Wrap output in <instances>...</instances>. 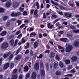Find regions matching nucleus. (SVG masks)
I'll return each mask as SVG.
<instances>
[{"instance_id": "obj_53", "label": "nucleus", "mask_w": 79, "mask_h": 79, "mask_svg": "<svg viewBox=\"0 0 79 79\" xmlns=\"http://www.w3.org/2000/svg\"><path fill=\"white\" fill-rule=\"evenodd\" d=\"M29 53V51L28 49H27L25 52V54H28Z\"/></svg>"}, {"instance_id": "obj_50", "label": "nucleus", "mask_w": 79, "mask_h": 79, "mask_svg": "<svg viewBox=\"0 0 79 79\" xmlns=\"http://www.w3.org/2000/svg\"><path fill=\"white\" fill-rule=\"evenodd\" d=\"M49 65L48 63H46V67L47 68V70L48 71L49 70V68L48 67Z\"/></svg>"}, {"instance_id": "obj_58", "label": "nucleus", "mask_w": 79, "mask_h": 79, "mask_svg": "<svg viewBox=\"0 0 79 79\" xmlns=\"http://www.w3.org/2000/svg\"><path fill=\"white\" fill-rule=\"evenodd\" d=\"M71 72L72 73H74L76 72V71H75V70H74V69L72 70H71Z\"/></svg>"}, {"instance_id": "obj_36", "label": "nucleus", "mask_w": 79, "mask_h": 79, "mask_svg": "<svg viewBox=\"0 0 79 79\" xmlns=\"http://www.w3.org/2000/svg\"><path fill=\"white\" fill-rule=\"evenodd\" d=\"M59 8L60 9V10H64L65 9V8L64 7L62 6H59Z\"/></svg>"}, {"instance_id": "obj_52", "label": "nucleus", "mask_w": 79, "mask_h": 79, "mask_svg": "<svg viewBox=\"0 0 79 79\" xmlns=\"http://www.w3.org/2000/svg\"><path fill=\"white\" fill-rule=\"evenodd\" d=\"M40 68H44V64H43V63H41L40 64Z\"/></svg>"}, {"instance_id": "obj_33", "label": "nucleus", "mask_w": 79, "mask_h": 79, "mask_svg": "<svg viewBox=\"0 0 79 79\" xmlns=\"http://www.w3.org/2000/svg\"><path fill=\"white\" fill-rule=\"evenodd\" d=\"M52 18H53V19H55L56 18H57V17H58V16H57L55 14H53L52 15Z\"/></svg>"}, {"instance_id": "obj_1", "label": "nucleus", "mask_w": 79, "mask_h": 79, "mask_svg": "<svg viewBox=\"0 0 79 79\" xmlns=\"http://www.w3.org/2000/svg\"><path fill=\"white\" fill-rule=\"evenodd\" d=\"M8 47H9L8 46V43L6 42L2 44L1 48H2V49H6L7 48H8Z\"/></svg>"}, {"instance_id": "obj_12", "label": "nucleus", "mask_w": 79, "mask_h": 79, "mask_svg": "<svg viewBox=\"0 0 79 79\" xmlns=\"http://www.w3.org/2000/svg\"><path fill=\"white\" fill-rule=\"evenodd\" d=\"M10 55V52H9L7 54H4L3 57L4 58H6Z\"/></svg>"}, {"instance_id": "obj_39", "label": "nucleus", "mask_w": 79, "mask_h": 79, "mask_svg": "<svg viewBox=\"0 0 79 79\" xmlns=\"http://www.w3.org/2000/svg\"><path fill=\"white\" fill-rule=\"evenodd\" d=\"M37 55H38V53H37V52L35 53L33 55V58H35L37 57Z\"/></svg>"}, {"instance_id": "obj_59", "label": "nucleus", "mask_w": 79, "mask_h": 79, "mask_svg": "<svg viewBox=\"0 0 79 79\" xmlns=\"http://www.w3.org/2000/svg\"><path fill=\"white\" fill-rule=\"evenodd\" d=\"M59 20H60V19H56V20H55V21H53V23H56V22H58V21Z\"/></svg>"}, {"instance_id": "obj_6", "label": "nucleus", "mask_w": 79, "mask_h": 79, "mask_svg": "<svg viewBox=\"0 0 79 79\" xmlns=\"http://www.w3.org/2000/svg\"><path fill=\"white\" fill-rule=\"evenodd\" d=\"M39 64L38 62H36L34 65V68L36 70H38L39 69Z\"/></svg>"}, {"instance_id": "obj_51", "label": "nucleus", "mask_w": 79, "mask_h": 79, "mask_svg": "<svg viewBox=\"0 0 79 79\" xmlns=\"http://www.w3.org/2000/svg\"><path fill=\"white\" fill-rule=\"evenodd\" d=\"M4 11V9L3 8H0V13H3Z\"/></svg>"}, {"instance_id": "obj_26", "label": "nucleus", "mask_w": 79, "mask_h": 79, "mask_svg": "<svg viewBox=\"0 0 79 79\" xmlns=\"http://www.w3.org/2000/svg\"><path fill=\"white\" fill-rule=\"evenodd\" d=\"M24 8H23L21 7H20L19 8V11H20V12H23V11H24Z\"/></svg>"}, {"instance_id": "obj_41", "label": "nucleus", "mask_w": 79, "mask_h": 79, "mask_svg": "<svg viewBox=\"0 0 79 79\" xmlns=\"http://www.w3.org/2000/svg\"><path fill=\"white\" fill-rule=\"evenodd\" d=\"M8 18V16H5L4 17L3 19V20H4V21H6Z\"/></svg>"}, {"instance_id": "obj_35", "label": "nucleus", "mask_w": 79, "mask_h": 79, "mask_svg": "<svg viewBox=\"0 0 79 79\" xmlns=\"http://www.w3.org/2000/svg\"><path fill=\"white\" fill-rule=\"evenodd\" d=\"M36 5L37 7V9H39L40 6H39V2H36Z\"/></svg>"}, {"instance_id": "obj_16", "label": "nucleus", "mask_w": 79, "mask_h": 79, "mask_svg": "<svg viewBox=\"0 0 79 79\" xmlns=\"http://www.w3.org/2000/svg\"><path fill=\"white\" fill-rule=\"evenodd\" d=\"M79 42L78 41H76L74 44V45L76 47H79Z\"/></svg>"}, {"instance_id": "obj_14", "label": "nucleus", "mask_w": 79, "mask_h": 79, "mask_svg": "<svg viewBox=\"0 0 79 79\" xmlns=\"http://www.w3.org/2000/svg\"><path fill=\"white\" fill-rule=\"evenodd\" d=\"M50 25H51V23H48L47 24L48 28V29H53V25H51V26H50Z\"/></svg>"}, {"instance_id": "obj_28", "label": "nucleus", "mask_w": 79, "mask_h": 79, "mask_svg": "<svg viewBox=\"0 0 79 79\" xmlns=\"http://www.w3.org/2000/svg\"><path fill=\"white\" fill-rule=\"evenodd\" d=\"M59 66L60 68H63L64 66V64L62 62H60L59 64Z\"/></svg>"}, {"instance_id": "obj_32", "label": "nucleus", "mask_w": 79, "mask_h": 79, "mask_svg": "<svg viewBox=\"0 0 79 79\" xmlns=\"http://www.w3.org/2000/svg\"><path fill=\"white\" fill-rule=\"evenodd\" d=\"M42 57H43V55L42 54H40L39 56H37V58H39V59H40L42 58Z\"/></svg>"}, {"instance_id": "obj_56", "label": "nucleus", "mask_w": 79, "mask_h": 79, "mask_svg": "<svg viewBox=\"0 0 79 79\" xmlns=\"http://www.w3.org/2000/svg\"><path fill=\"white\" fill-rule=\"evenodd\" d=\"M56 58L57 59V60H60V57H59L57 55L56 56Z\"/></svg>"}, {"instance_id": "obj_9", "label": "nucleus", "mask_w": 79, "mask_h": 79, "mask_svg": "<svg viewBox=\"0 0 79 79\" xmlns=\"http://www.w3.org/2000/svg\"><path fill=\"white\" fill-rule=\"evenodd\" d=\"M10 66V63H7L5 64L3 67V69H6L9 67Z\"/></svg>"}, {"instance_id": "obj_27", "label": "nucleus", "mask_w": 79, "mask_h": 79, "mask_svg": "<svg viewBox=\"0 0 79 79\" xmlns=\"http://www.w3.org/2000/svg\"><path fill=\"white\" fill-rule=\"evenodd\" d=\"M17 23H18V25L19 26L22 23V21L19 20H18L17 21Z\"/></svg>"}, {"instance_id": "obj_31", "label": "nucleus", "mask_w": 79, "mask_h": 79, "mask_svg": "<svg viewBox=\"0 0 79 79\" xmlns=\"http://www.w3.org/2000/svg\"><path fill=\"white\" fill-rule=\"evenodd\" d=\"M73 32L75 34L79 33V30H75L73 31Z\"/></svg>"}, {"instance_id": "obj_64", "label": "nucleus", "mask_w": 79, "mask_h": 79, "mask_svg": "<svg viewBox=\"0 0 79 79\" xmlns=\"http://www.w3.org/2000/svg\"><path fill=\"white\" fill-rule=\"evenodd\" d=\"M18 79H23V76L21 75L19 76Z\"/></svg>"}, {"instance_id": "obj_2", "label": "nucleus", "mask_w": 79, "mask_h": 79, "mask_svg": "<svg viewBox=\"0 0 79 79\" xmlns=\"http://www.w3.org/2000/svg\"><path fill=\"white\" fill-rule=\"evenodd\" d=\"M73 48V46L72 45H69L66 47V52H70L71 50Z\"/></svg>"}, {"instance_id": "obj_15", "label": "nucleus", "mask_w": 79, "mask_h": 79, "mask_svg": "<svg viewBox=\"0 0 79 79\" xmlns=\"http://www.w3.org/2000/svg\"><path fill=\"white\" fill-rule=\"evenodd\" d=\"M60 41L64 42H67V38H62L60 39Z\"/></svg>"}, {"instance_id": "obj_46", "label": "nucleus", "mask_w": 79, "mask_h": 79, "mask_svg": "<svg viewBox=\"0 0 79 79\" xmlns=\"http://www.w3.org/2000/svg\"><path fill=\"white\" fill-rule=\"evenodd\" d=\"M23 15L24 16H26V15H27V12L26 11H24L23 13Z\"/></svg>"}, {"instance_id": "obj_8", "label": "nucleus", "mask_w": 79, "mask_h": 79, "mask_svg": "<svg viewBox=\"0 0 79 79\" xmlns=\"http://www.w3.org/2000/svg\"><path fill=\"white\" fill-rule=\"evenodd\" d=\"M5 6L6 8H10L11 6V3L10 2H7L6 3Z\"/></svg>"}, {"instance_id": "obj_18", "label": "nucleus", "mask_w": 79, "mask_h": 79, "mask_svg": "<svg viewBox=\"0 0 79 79\" xmlns=\"http://www.w3.org/2000/svg\"><path fill=\"white\" fill-rule=\"evenodd\" d=\"M24 71H25V72H27V71H28L29 70V67H28L27 65H26L24 67Z\"/></svg>"}, {"instance_id": "obj_19", "label": "nucleus", "mask_w": 79, "mask_h": 79, "mask_svg": "<svg viewBox=\"0 0 79 79\" xmlns=\"http://www.w3.org/2000/svg\"><path fill=\"white\" fill-rule=\"evenodd\" d=\"M6 34V31H3L0 34V35L1 36H4Z\"/></svg>"}, {"instance_id": "obj_20", "label": "nucleus", "mask_w": 79, "mask_h": 79, "mask_svg": "<svg viewBox=\"0 0 79 79\" xmlns=\"http://www.w3.org/2000/svg\"><path fill=\"white\" fill-rule=\"evenodd\" d=\"M38 12V10L37 9L34 12V15L35 16V17L36 18H37V17L39 16V15H37Z\"/></svg>"}, {"instance_id": "obj_5", "label": "nucleus", "mask_w": 79, "mask_h": 79, "mask_svg": "<svg viewBox=\"0 0 79 79\" xmlns=\"http://www.w3.org/2000/svg\"><path fill=\"white\" fill-rule=\"evenodd\" d=\"M13 7L14 8H18L19 6V3L17 2H14L13 5Z\"/></svg>"}, {"instance_id": "obj_34", "label": "nucleus", "mask_w": 79, "mask_h": 79, "mask_svg": "<svg viewBox=\"0 0 79 79\" xmlns=\"http://www.w3.org/2000/svg\"><path fill=\"white\" fill-rule=\"evenodd\" d=\"M10 42L11 45H13L14 44V40H10Z\"/></svg>"}, {"instance_id": "obj_4", "label": "nucleus", "mask_w": 79, "mask_h": 79, "mask_svg": "<svg viewBox=\"0 0 79 79\" xmlns=\"http://www.w3.org/2000/svg\"><path fill=\"white\" fill-rule=\"evenodd\" d=\"M36 77H37V73L35 72H33L31 76V79H35Z\"/></svg>"}, {"instance_id": "obj_37", "label": "nucleus", "mask_w": 79, "mask_h": 79, "mask_svg": "<svg viewBox=\"0 0 79 79\" xmlns=\"http://www.w3.org/2000/svg\"><path fill=\"white\" fill-rule=\"evenodd\" d=\"M18 41H19V40H18V39L15 40V43L14 44L15 45H17V44H18Z\"/></svg>"}, {"instance_id": "obj_29", "label": "nucleus", "mask_w": 79, "mask_h": 79, "mask_svg": "<svg viewBox=\"0 0 79 79\" xmlns=\"http://www.w3.org/2000/svg\"><path fill=\"white\" fill-rule=\"evenodd\" d=\"M58 64L57 63H54V69H56L57 68V66H58Z\"/></svg>"}, {"instance_id": "obj_3", "label": "nucleus", "mask_w": 79, "mask_h": 79, "mask_svg": "<svg viewBox=\"0 0 79 79\" xmlns=\"http://www.w3.org/2000/svg\"><path fill=\"white\" fill-rule=\"evenodd\" d=\"M21 15V13L19 12L15 13L14 12H12L10 15L12 17H16V16H18Z\"/></svg>"}, {"instance_id": "obj_23", "label": "nucleus", "mask_w": 79, "mask_h": 79, "mask_svg": "<svg viewBox=\"0 0 79 79\" xmlns=\"http://www.w3.org/2000/svg\"><path fill=\"white\" fill-rule=\"evenodd\" d=\"M64 61L66 64H69L70 62V60L69 59L65 60Z\"/></svg>"}, {"instance_id": "obj_57", "label": "nucleus", "mask_w": 79, "mask_h": 79, "mask_svg": "<svg viewBox=\"0 0 79 79\" xmlns=\"http://www.w3.org/2000/svg\"><path fill=\"white\" fill-rule=\"evenodd\" d=\"M70 29H75V27L73 26H72L70 27Z\"/></svg>"}, {"instance_id": "obj_40", "label": "nucleus", "mask_w": 79, "mask_h": 79, "mask_svg": "<svg viewBox=\"0 0 79 79\" xmlns=\"http://www.w3.org/2000/svg\"><path fill=\"white\" fill-rule=\"evenodd\" d=\"M30 56H33L34 55V51L32 50H31L30 52Z\"/></svg>"}, {"instance_id": "obj_48", "label": "nucleus", "mask_w": 79, "mask_h": 79, "mask_svg": "<svg viewBox=\"0 0 79 79\" xmlns=\"http://www.w3.org/2000/svg\"><path fill=\"white\" fill-rule=\"evenodd\" d=\"M73 68V66L72 65H70L68 67V68L69 69H71Z\"/></svg>"}, {"instance_id": "obj_38", "label": "nucleus", "mask_w": 79, "mask_h": 79, "mask_svg": "<svg viewBox=\"0 0 79 79\" xmlns=\"http://www.w3.org/2000/svg\"><path fill=\"white\" fill-rule=\"evenodd\" d=\"M13 58V54H12L10 56L9 59V60H12Z\"/></svg>"}, {"instance_id": "obj_25", "label": "nucleus", "mask_w": 79, "mask_h": 79, "mask_svg": "<svg viewBox=\"0 0 79 79\" xmlns=\"http://www.w3.org/2000/svg\"><path fill=\"white\" fill-rule=\"evenodd\" d=\"M55 53H54L53 52H52L51 53V58H53L55 57Z\"/></svg>"}, {"instance_id": "obj_43", "label": "nucleus", "mask_w": 79, "mask_h": 79, "mask_svg": "<svg viewBox=\"0 0 79 79\" xmlns=\"http://www.w3.org/2000/svg\"><path fill=\"white\" fill-rule=\"evenodd\" d=\"M36 34L35 32H32L30 34V36H32V35L35 36Z\"/></svg>"}, {"instance_id": "obj_45", "label": "nucleus", "mask_w": 79, "mask_h": 79, "mask_svg": "<svg viewBox=\"0 0 79 79\" xmlns=\"http://www.w3.org/2000/svg\"><path fill=\"white\" fill-rule=\"evenodd\" d=\"M29 43H27L26 46L25 47V49H27V48H29Z\"/></svg>"}, {"instance_id": "obj_10", "label": "nucleus", "mask_w": 79, "mask_h": 79, "mask_svg": "<svg viewBox=\"0 0 79 79\" xmlns=\"http://www.w3.org/2000/svg\"><path fill=\"white\" fill-rule=\"evenodd\" d=\"M41 71V76H44L45 75V70L43 69H41L40 70Z\"/></svg>"}, {"instance_id": "obj_44", "label": "nucleus", "mask_w": 79, "mask_h": 79, "mask_svg": "<svg viewBox=\"0 0 79 79\" xmlns=\"http://www.w3.org/2000/svg\"><path fill=\"white\" fill-rule=\"evenodd\" d=\"M17 72H18V70L16 69H15L13 71V73L14 74H16Z\"/></svg>"}, {"instance_id": "obj_17", "label": "nucleus", "mask_w": 79, "mask_h": 79, "mask_svg": "<svg viewBox=\"0 0 79 79\" xmlns=\"http://www.w3.org/2000/svg\"><path fill=\"white\" fill-rule=\"evenodd\" d=\"M71 59L73 61H76L77 60V57L76 56H73L72 57Z\"/></svg>"}, {"instance_id": "obj_54", "label": "nucleus", "mask_w": 79, "mask_h": 79, "mask_svg": "<svg viewBox=\"0 0 79 79\" xmlns=\"http://www.w3.org/2000/svg\"><path fill=\"white\" fill-rule=\"evenodd\" d=\"M59 49H64V48L61 47V46L59 45L58 46Z\"/></svg>"}, {"instance_id": "obj_11", "label": "nucleus", "mask_w": 79, "mask_h": 79, "mask_svg": "<svg viewBox=\"0 0 79 79\" xmlns=\"http://www.w3.org/2000/svg\"><path fill=\"white\" fill-rule=\"evenodd\" d=\"M21 56L20 55H18L15 58V60H16V61H19V60L21 59Z\"/></svg>"}, {"instance_id": "obj_62", "label": "nucleus", "mask_w": 79, "mask_h": 79, "mask_svg": "<svg viewBox=\"0 0 79 79\" xmlns=\"http://www.w3.org/2000/svg\"><path fill=\"white\" fill-rule=\"evenodd\" d=\"M10 25V22H8L6 23V26H7V27H9Z\"/></svg>"}, {"instance_id": "obj_61", "label": "nucleus", "mask_w": 79, "mask_h": 79, "mask_svg": "<svg viewBox=\"0 0 79 79\" xmlns=\"http://www.w3.org/2000/svg\"><path fill=\"white\" fill-rule=\"evenodd\" d=\"M45 53H50V51L48 50H47L45 51Z\"/></svg>"}, {"instance_id": "obj_7", "label": "nucleus", "mask_w": 79, "mask_h": 79, "mask_svg": "<svg viewBox=\"0 0 79 79\" xmlns=\"http://www.w3.org/2000/svg\"><path fill=\"white\" fill-rule=\"evenodd\" d=\"M23 49V48H22V47L21 46H20L19 48L16 51V52L15 53V55H17L18 54V53L21 52V50Z\"/></svg>"}, {"instance_id": "obj_30", "label": "nucleus", "mask_w": 79, "mask_h": 79, "mask_svg": "<svg viewBox=\"0 0 79 79\" xmlns=\"http://www.w3.org/2000/svg\"><path fill=\"white\" fill-rule=\"evenodd\" d=\"M14 66L15 64H14L13 63H11L10 65V69H13V68L14 67Z\"/></svg>"}, {"instance_id": "obj_47", "label": "nucleus", "mask_w": 79, "mask_h": 79, "mask_svg": "<svg viewBox=\"0 0 79 79\" xmlns=\"http://www.w3.org/2000/svg\"><path fill=\"white\" fill-rule=\"evenodd\" d=\"M30 73H27L26 76V78L27 79H28V78H29V77H30Z\"/></svg>"}, {"instance_id": "obj_22", "label": "nucleus", "mask_w": 79, "mask_h": 79, "mask_svg": "<svg viewBox=\"0 0 79 79\" xmlns=\"http://www.w3.org/2000/svg\"><path fill=\"white\" fill-rule=\"evenodd\" d=\"M38 47V43L37 42H35L34 44V48H37Z\"/></svg>"}, {"instance_id": "obj_42", "label": "nucleus", "mask_w": 79, "mask_h": 79, "mask_svg": "<svg viewBox=\"0 0 79 79\" xmlns=\"http://www.w3.org/2000/svg\"><path fill=\"white\" fill-rule=\"evenodd\" d=\"M65 77H67V76H69V77H72V76H73V74H68L66 75H65L64 76Z\"/></svg>"}, {"instance_id": "obj_49", "label": "nucleus", "mask_w": 79, "mask_h": 79, "mask_svg": "<svg viewBox=\"0 0 79 79\" xmlns=\"http://www.w3.org/2000/svg\"><path fill=\"white\" fill-rule=\"evenodd\" d=\"M25 26H26V25H25V24H23L22 25L20 26V28L22 29V28H23V27H24Z\"/></svg>"}, {"instance_id": "obj_63", "label": "nucleus", "mask_w": 79, "mask_h": 79, "mask_svg": "<svg viewBox=\"0 0 79 79\" xmlns=\"http://www.w3.org/2000/svg\"><path fill=\"white\" fill-rule=\"evenodd\" d=\"M56 26H58V27L60 26V23L59 22L57 23H56Z\"/></svg>"}, {"instance_id": "obj_24", "label": "nucleus", "mask_w": 79, "mask_h": 79, "mask_svg": "<svg viewBox=\"0 0 79 79\" xmlns=\"http://www.w3.org/2000/svg\"><path fill=\"white\" fill-rule=\"evenodd\" d=\"M61 74V72L58 71H56V76H60Z\"/></svg>"}, {"instance_id": "obj_60", "label": "nucleus", "mask_w": 79, "mask_h": 79, "mask_svg": "<svg viewBox=\"0 0 79 79\" xmlns=\"http://www.w3.org/2000/svg\"><path fill=\"white\" fill-rule=\"evenodd\" d=\"M21 33V31H19L16 32V35H18V34H19Z\"/></svg>"}, {"instance_id": "obj_55", "label": "nucleus", "mask_w": 79, "mask_h": 79, "mask_svg": "<svg viewBox=\"0 0 79 79\" xmlns=\"http://www.w3.org/2000/svg\"><path fill=\"white\" fill-rule=\"evenodd\" d=\"M34 9H32L30 11V14L31 15H33V13L34 12Z\"/></svg>"}, {"instance_id": "obj_21", "label": "nucleus", "mask_w": 79, "mask_h": 79, "mask_svg": "<svg viewBox=\"0 0 79 79\" xmlns=\"http://www.w3.org/2000/svg\"><path fill=\"white\" fill-rule=\"evenodd\" d=\"M18 79V76L15 74L13 75L11 78V79Z\"/></svg>"}, {"instance_id": "obj_13", "label": "nucleus", "mask_w": 79, "mask_h": 79, "mask_svg": "<svg viewBox=\"0 0 79 79\" xmlns=\"http://www.w3.org/2000/svg\"><path fill=\"white\" fill-rule=\"evenodd\" d=\"M65 16L66 17H70L72 16V14H69L68 12H66L64 14Z\"/></svg>"}]
</instances>
